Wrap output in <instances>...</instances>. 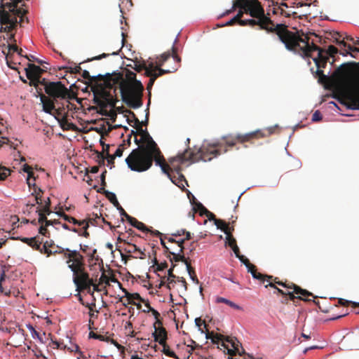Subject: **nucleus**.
<instances>
[{
    "label": "nucleus",
    "instance_id": "obj_1",
    "mask_svg": "<svg viewBox=\"0 0 359 359\" xmlns=\"http://www.w3.org/2000/svg\"><path fill=\"white\" fill-rule=\"evenodd\" d=\"M127 80H124L121 73L114 74H107L104 86L98 84L93 88V103L101 109L107 107H114L118 100L116 98V85H118L121 99L129 107L137 109L142 106L144 86L136 79V74L130 70L126 73Z\"/></svg>",
    "mask_w": 359,
    "mask_h": 359
},
{
    "label": "nucleus",
    "instance_id": "obj_2",
    "mask_svg": "<svg viewBox=\"0 0 359 359\" xmlns=\"http://www.w3.org/2000/svg\"><path fill=\"white\" fill-rule=\"evenodd\" d=\"M235 7L244 8L245 14L252 17L249 20H255V26L259 29L265 30L268 33H275L279 40L285 45L287 49L291 48L290 42L294 39L293 32L290 31L284 24H275L273 20L264 13V9L258 0H240Z\"/></svg>",
    "mask_w": 359,
    "mask_h": 359
},
{
    "label": "nucleus",
    "instance_id": "obj_3",
    "mask_svg": "<svg viewBox=\"0 0 359 359\" xmlns=\"http://www.w3.org/2000/svg\"><path fill=\"white\" fill-rule=\"evenodd\" d=\"M273 133L272 128H266L265 130H257L245 134H238L236 136L227 135L224 136L222 139V141L217 142L213 144L203 145L196 152L192 151L189 158L194 161H208L213 158L217 157L222 154L226 153L228 150L226 147H232L239 142L244 143L250 142L253 140H257L268 137Z\"/></svg>",
    "mask_w": 359,
    "mask_h": 359
},
{
    "label": "nucleus",
    "instance_id": "obj_4",
    "mask_svg": "<svg viewBox=\"0 0 359 359\" xmlns=\"http://www.w3.org/2000/svg\"><path fill=\"white\" fill-rule=\"evenodd\" d=\"M293 34L294 39L290 42L291 48L287 50L302 57H313L318 68H325L329 57H334L335 54L339 53V49L332 45L329 46L325 50L318 47L313 42L310 44L309 39L306 35L301 36L297 32H293Z\"/></svg>",
    "mask_w": 359,
    "mask_h": 359
},
{
    "label": "nucleus",
    "instance_id": "obj_5",
    "mask_svg": "<svg viewBox=\"0 0 359 359\" xmlns=\"http://www.w3.org/2000/svg\"><path fill=\"white\" fill-rule=\"evenodd\" d=\"M155 161L159 165L163 172H167L168 164L158 147L138 146L133 149L126 158L128 168L135 172H142L148 170Z\"/></svg>",
    "mask_w": 359,
    "mask_h": 359
},
{
    "label": "nucleus",
    "instance_id": "obj_6",
    "mask_svg": "<svg viewBox=\"0 0 359 359\" xmlns=\"http://www.w3.org/2000/svg\"><path fill=\"white\" fill-rule=\"evenodd\" d=\"M69 251L66 253L65 258L67 259L66 263L69 269L73 273V281L76 287L77 291L88 290L90 292L91 285H93V280L90 278L88 273L85 269L84 257L77 250H62Z\"/></svg>",
    "mask_w": 359,
    "mask_h": 359
},
{
    "label": "nucleus",
    "instance_id": "obj_7",
    "mask_svg": "<svg viewBox=\"0 0 359 359\" xmlns=\"http://www.w3.org/2000/svg\"><path fill=\"white\" fill-rule=\"evenodd\" d=\"M191 153L192 152H189V150L187 149L184 151V153L180 154L177 156L171 158L169 161L172 167L168 165L167 172H164L168 175L173 184L182 189L184 188V183L187 184V182L184 176L181 172V166L180 165L175 166L174 163L176 161L180 164H182L187 161L198 162V161H194V159L189 158Z\"/></svg>",
    "mask_w": 359,
    "mask_h": 359
},
{
    "label": "nucleus",
    "instance_id": "obj_8",
    "mask_svg": "<svg viewBox=\"0 0 359 359\" xmlns=\"http://www.w3.org/2000/svg\"><path fill=\"white\" fill-rule=\"evenodd\" d=\"M45 92L48 97L53 98L56 102L60 100L71 98L70 91L60 81L49 82L46 85Z\"/></svg>",
    "mask_w": 359,
    "mask_h": 359
},
{
    "label": "nucleus",
    "instance_id": "obj_9",
    "mask_svg": "<svg viewBox=\"0 0 359 359\" xmlns=\"http://www.w3.org/2000/svg\"><path fill=\"white\" fill-rule=\"evenodd\" d=\"M290 286H292V289H286L285 291L276 287V288H275L276 290V292L283 296H289V299L293 302H295L296 299L309 302L311 301V299H309V297L316 298V297L311 292L301 288L299 286L296 285L294 283H290Z\"/></svg>",
    "mask_w": 359,
    "mask_h": 359
},
{
    "label": "nucleus",
    "instance_id": "obj_10",
    "mask_svg": "<svg viewBox=\"0 0 359 359\" xmlns=\"http://www.w3.org/2000/svg\"><path fill=\"white\" fill-rule=\"evenodd\" d=\"M135 123V134L140 136V138L138 139L137 137H135L134 142L138 146H144L149 147H158L157 144L154 141L153 138L151 137L149 133H148L147 129H143L142 127V123L139 121V119L135 116V114L133 112H131Z\"/></svg>",
    "mask_w": 359,
    "mask_h": 359
},
{
    "label": "nucleus",
    "instance_id": "obj_11",
    "mask_svg": "<svg viewBox=\"0 0 359 359\" xmlns=\"http://www.w3.org/2000/svg\"><path fill=\"white\" fill-rule=\"evenodd\" d=\"M330 35L331 36L330 40L339 46V53L341 55L344 56L350 55L351 57H355L354 53H359V48L353 47L345 42L344 39H342V34L339 32H334L330 33Z\"/></svg>",
    "mask_w": 359,
    "mask_h": 359
},
{
    "label": "nucleus",
    "instance_id": "obj_12",
    "mask_svg": "<svg viewBox=\"0 0 359 359\" xmlns=\"http://www.w3.org/2000/svg\"><path fill=\"white\" fill-rule=\"evenodd\" d=\"M356 66L355 62L344 63L337 69L334 75L339 81H345L351 77Z\"/></svg>",
    "mask_w": 359,
    "mask_h": 359
},
{
    "label": "nucleus",
    "instance_id": "obj_13",
    "mask_svg": "<svg viewBox=\"0 0 359 359\" xmlns=\"http://www.w3.org/2000/svg\"><path fill=\"white\" fill-rule=\"evenodd\" d=\"M36 97H39L42 107L43 111L49 114H53V110H55V104L57 102H55L53 98L46 96L42 93V89H39L38 90V95H36Z\"/></svg>",
    "mask_w": 359,
    "mask_h": 359
},
{
    "label": "nucleus",
    "instance_id": "obj_14",
    "mask_svg": "<svg viewBox=\"0 0 359 359\" xmlns=\"http://www.w3.org/2000/svg\"><path fill=\"white\" fill-rule=\"evenodd\" d=\"M154 327L155 331L152 334L154 338V341L158 342L160 345H163L165 344L168 338L165 328L162 325H156V327Z\"/></svg>",
    "mask_w": 359,
    "mask_h": 359
},
{
    "label": "nucleus",
    "instance_id": "obj_15",
    "mask_svg": "<svg viewBox=\"0 0 359 359\" xmlns=\"http://www.w3.org/2000/svg\"><path fill=\"white\" fill-rule=\"evenodd\" d=\"M225 341L228 343L231 344L232 348H229L228 347H225L228 350V354L233 356L236 354L242 355L245 353V351L242 348V352L240 351L239 347L241 346L240 342L236 339H232L229 337H226Z\"/></svg>",
    "mask_w": 359,
    "mask_h": 359
},
{
    "label": "nucleus",
    "instance_id": "obj_16",
    "mask_svg": "<svg viewBox=\"0 0 359 359\" xmlns=\"http://www.w3.org/2000/svg\"><path fill=\"white\" fill-rule=\"evenodd\" d=\"M20 240L24 243L27 244L29 246L35 250H38L39 252H43L41 248V243L43 242L42 238L40 236H34L32 238H20Z\"/></svg>",
    "mask_w": 359,
    "mask_h": 359
},
{
    "label": "nucleus",
    "instance_id": "obj_17",
    "mask_svg": "<svg viewBox=\"0 0 359 359\" xmlns=\"http://www.w3.org/2000/svg\"><path fill=\"white\" fill-rule=\"evenodd\" d=\"M26 76L27 78H32V76L39 78L41 76L44 70L40 67L36 66L34 64L29 63L27 68L25 69Z\"/></svg>",
    "mask_w": 359,
    "mask_h": 359
},
{
    "label": "nucleus",
    "instance_id": "obj_18",
    "mask_svg": "<svg viewBox=\"0 0 359 359\" xmlns=\"http://www.w3.org/2000/svg\"><path fill=\"white\" fill-rule=\"evenodd\" d=\"M347 100L348 108L359 110V88L348 95Z\"/></svg>",
    "mask_w": 359,
    "mask_h": 359
},
{
    "label": "nucleus",
    "instance_id": "obj_19",
    "mask_svg": "<svg viewBox=\"0 0 359 359\" xmlns=\"http://www.w3.org/2000/svg\"><path fill=\"white\" fill-rule=\"evenodd\" d=\"M237 8H238V11L235 17L238 20V25L243 27L250 26L251 27H255V24L257 23L255 20H249V19L242 20L243 15L245 14L244 8H242L241 7H237Z\"/></svg>",
    "mask_w": 359,
    "mask_h": 359
},
{
    "label": "nucleus",
    "instance_id": "obj_20",
    "mask_svg": "<svg viewBox=\"0 0 359 359\" xmlns=\"http://www.w3.org/2000/svg\"><path fill=\"white\" fill-rule=\"evenodd\" d=\"M41 248H42L43 252H40L46 254L47 257H50V255H55V254H60V255H63L64 258H65L66 253H69V251L65 250L62 252H62V250H69V248H64L57 246V248L58 250L53 251L50 248H48V241H46L43 243V245L41 247Z\"/></svg>",
    "mask_w": 359,
    "mask_h": 359
},
{
    "label": "nucleus",
    "instance_id": "obj_21",
    "mask_svg": "<svg viewBox=\"0 0 359 359\" xmlns=\"http://www.w3.org/2000/svg\"><path fill=\"white\" fill-rule=\"evenodd\" d=\"M82 77L85 79H87L88 81H90V82H96L97 83V80H99L100 81H103L104 83H101L102 85H103L104 86H105L104 85V81L106 80V75L105 76H103V75H101V74H99L98 76H91L90 75V73L87 71V70H83L82 72V74H81ZM99 83H96L95 85H94L93 86H92L91 88V90H93V88L97 85H98Z\"/></svg>",
    "mask_w": 359,
    "mask_h": 359
},
{
    "label": "nucleus",
    "instance_id": "obj_22",
    "mask_svg": "<svg viewBox=\"0 0 359 359\" xmlns=\"http://www.w3.org/2000/svg\"><path fill=\"white\" fill-rule=\"evenodd\" d=\"M98 193L103 194L106 198L115 206H120V204L116 198V194L105 190L104 187H101L97 190Z\"/></svg>",
    "mask_w": 359,
    "mask_h": 359
},
{
    "label": "nucleus",
    "instance_id": "obj_23",
    "mask_svg": "<svg viewBox=\"0 0 359 359\" xmlns=\"http://www.w3.org/2000/svg\"><path fill=\"white\" fill-rule=\"evenodd\" d=\"M251 266H252V267L248 268V271L252 274V277L255 279L259 280L262 282H264L266 278L272 279L271 276L264 275V274H262L261 273L258 272L257 271L256 266H255L254 264H252Z\"/></svg>",
    "mask_w": 359,
    "mask_h": 359
},
{
    "label": "nucleus",
    "instance_id": "obj_24",
    "mask_svg": "<svg viewBox=\"0 0 359 359\" xmlns=\"http://www.w3.org/2000/svg\"><path fill=\"white\" fill-rule=\"evenodd\" d=\"M128 221L133 226L137 228V229H139L143 232L149 231V229L145 226V224L144 223L138 221L135 217H133L131 216H128Z\"/></svg>",
    "mask_w": 359,
    "mask_h": 359
},
{
    "label": "nucleus",
    "instance_id": "obj_25",
    "mask_svg": "<svg viewBox=\"0 0 359 359\" xmlns=\"http://www.w3.org/2000/svg\"><path fill=\"white\" fill-rule=\"evenodd\" d=\"M268 281H269V283L268 285H266L265 287H271L273 288H276V284L283 286V287L286 289H292V286H290V284L283 283L278 280V278H274L272 276V279L266 278Z\"/></svg>",
    "mask_w": 359,
    "mask_h": 359
},
{
    "label": "nucleus",
    "instance_id": "obj_26",
    "mask_svg": "<svg viewBox=\"0 0 359 359\" xmlns=\"http://www.w3.org/2000/svg\"><path fill=\"white\" fill-rule=\"evenodd\" d=\"M175 266V264H172V267L168 271V277H164V278H166V281L168 282L167 287L168 289H170L171 287L174 286L173 285L175 283V278L177 279V277L173 273V269Z\"/></svg>",
    "mask_w": 359,
    "mask_h": 359
},
{
    "label": "nucleus",
    "instance_id": "obj_27",
    "mask_svg": "<svg viewBox=\"0 0 359 359\" xmlns=\"http://www.w3.org/2000/svg\"><path fill=\"white\" fill-rule=\"evenodd\" d=\"M196 207L199 211L201 215H205L210 220H214L215 218V215L210 212L201 203H198L196 204Z\"/></svg>",
    "mask_w": 359,
    "mask_h": 359
},
{
    "label": "nucleus",
    "instance_id": "obj_28",
    "mask_svg": "<svg viewBox=\"0 0 359 359\" xmlns=\"http://www.w3.org/2000/svg\"><path fill=\"white\" fill-rule=\"evenodd\" d=\"M214 224L217 227V229H221L222 231L224 232V233H227L231 230H234L233 226L229 227V224L226 223L224 221L219 219H215Z\"/></svg>",
    "mask_w": 359,
    "mask_h": 359
},
{
    "label": "nucleus",
    "instance_id": "obj_29",
    "mask_svg": "<svg viewBox=\"0 0 359 359\" xmlns=\"http://www.w3.org/2000/svg\"><path fill=\"white\" fill-rule=\"evenodd\" d=\"M15 52H17L18 53V55H22V49H18V48L16 45L8 44V53L6 54V58L8 65L11 68H13V67L11 66V65L9 63V59L11 55V53H15Z\"/></svg>",
    "mask_w": 359,
    "mask_h": 359
},
{
    "label": "nucleus",
    "instance_id": "obj_30",
    "mask_svg": "<svg viewBox=\"0 0 359 359\" xmlns=\"http://www.w3.org/2000/svg\"><path fill=\"white\" fill-rule=\"evenodd\" d=\"M169 253L172 255V258L170 259L171 262H182L185 264L186 266L187 264H190L189 259H187L183 255H182V252H180L179 253L176 254L175 252H169Z\"/></svg>",
    "mask_w": 359,
    "mask_h": 359
},
{
    "label": "nucleus",
    "instance_id": "obj_31",
    "mask_svg": "<svg viewBox=\"0 0 359 359\" xmlns=\"http://www.w3.org/2000/svg\"><path fill=\"white\" fill-rule=\"evenodd\" d=\"M128 304H136L135 300H138L141 302H145V299L141 297L139 293H128L127 294Z\"/></svg>",
    "mask_w": 359,
    "mask_h": 359
},
{
    "label": "nucleus",
    "instance_id": "obj_32",
    "mask_svg": "<svg viewBox=\"0 0 359 359\" xmlns=\"http://www.w3.org/2000/svg\"><path fill=\"white\" fill-rule=\"evenodd\" d=\"M232 231H233L231 230L225 233L226 236V242H225L226 245H228L231 248L237 245L236 241L232 235Z\"/></svg>",
    "mask_w": 359,
    "mask_h": 359
},
{
    "label": "nucleus",
    "instance_id": "obj_33",
    "mask_svg": "<svg viewBox=\"0 0 359 359\" xmlns=\"http://www.w3.org/2000/svg\"><path fill=\"white\" fill-rule=\"evenodd\" d=\"M216 302L226 304L229 305V306H231V308H233L235 309H238V310L241 309V307L238 305L236 304L234 302H233L226 298H224V297H217Z\"/></svg>",
    "mask_w": 359,
    "mask_h": 359
},
{
    "label": "nucleus",
    "instance_id": "obj_34",
    "mask_svg": "<svg viewBox=\"0 0 359 359\" xmlns=\"http://www.w3.org/2000/svg\"><path fill=\"white\" fill-rule=\"evenodd\" d=\"M161 346H163V353L165 355L172 357L175 359H180L179 357L175 354V353L170 349V347L168 346L166 343Z\"/></svg>",
    "mask_w": 359,
    "mask_h": 359
},
{
    "label": "nucleus",
    "instance_id": "obj_35",
    "mask_svg": "<svg viewBox=\"0 0 359 359\" xmlns=\"http://www.w3.org/2000/svg\"><path fill=\"white\" fill-rule=\"evenodd\" d=\"M187 270L191 279L198 284L199 283L198 279L196 275L194 269L191 266V264H187Z\"/></svg>",
    "mask_w": 359,
    "mask_h": 359
},
{
    "label": "nucleus",
    "instance_id": "obj_36",
    "mask_svg": "<svg viewBox=\"0 0 359 359\" xmlns=\"http://www.w3.org/2000/svg\"><path fill=\"white\" fill-rule=\"evenodd\" d=\"M133 65L129 64V65H128V67H130L134 69L137 72H140L142 70H144V69H146V64L144 62H143L142 64H140L136 61H133Z\"/></svg>",
    "mask_w": 359,
    "mask_h": 359
},
{
    "label": "nucleus",
    "instance_id": "obj_37",
    "mask_svg": "<svg viewBox=\"0 0 359 359\" xmlns=\"http://www.w3.org/2000/svg\"><path fill=\"white\" fill-rule=\"evenodd\" d=\"M158 67L154 66L153 62H150L148 66L146 65V69H144L145 70L144 74L146 76H150L154 75V72L157 71Z\"/></svg>",
    "mask_w": 359,
    "mask_h": 359
},
{
    "label": "nucleus",
    "instance_id": "obj_38",
    "mask_svg": "<svg viewBox=\"0 0 359 359\" xmlns=\"http://www.w3.org/2000/svg\"><path fill=\"white\" fill-rule=\"evenodd\" d=\"M41 194H42V191L39 188L38 189V191H36V189H35L34 192L32 194V195H34L35 196L36 203H37L38 205H39L41 206L43 205V199H42Z\"/></svg>",
    "mask_w": 359,
    "mask_h": 359
},
{
    "label": "nucleus",
    "instance_id": "obj_39",
    "mask_svg": "<svg viewBox=\"0 0 359 359\" xmlns=\"http://www.w3.org/2000/svg\"><path fill=\"white\" fill-rule=\"evenodd\" d=\"M60 69H65L66 72H69L71 74H78L81 71V68L79 65L75 66L74 67H62L59 68Z\"/></svg>",
    "mask_w": 359,
    "mask_h": 359
},
{
    "label": "nucleus",
    "instance_id": "obj_40",
    "mask_svg": "<svg viewBox=\"0 0 359 359\" xmlns=\"http://www.w3.org/2000/svg\"><path fill=\"white\" fill-rule=\"evenodd\" d=\"M150 312L152 313L156 319V322L154 323V327H156V325H162L163 323L160 319V313L158 311L155 310L154 308H150Z\"/></svg>",
    "mask_w": 359,
    "mask_h": 359
},
{
    "label": "nucleus",
    "instance_id": "obj_41",
    "mask_svg": "<svg viewBox=\"0 0 359 359\" xmlns=\"http://www.w3.org/2000/svg\"><path fill=\"white\" fill-rule=\"evenodd\" d=\"M124 251L128 254H132L140 252V249L136 245L131 243L124 248Z\"/></svg>",
    "mask_w": 359,
    "mask_h": 359
},
{
    "label": "nucleus",
    "instance_id": "obj_42",
    "mask_svg": "<svg viewBox=\"0 0 359 359\" xmlns=\"http://www.w3.org/2000/svg\"><path fill=\"white\" fill-rule=\"evenodd\" d=\"M18 1L17 0H12L11 2H7L5 4H1V8H8L10 11V12L13 11V10H15V7L17 6Z\"/></svg>",
    "mask_w": 359,
    "mask_h": 359
},
{
    "label": "nucleus",
    "instance_id": "obj_43",
    "mask_svg": "<svg viewBox=\"0 0 359 359\" xmlns=\"http://www.w3.org/2000/svg\"><path fill=\"white\" fill-rule=\"evenodd\" d=\"M225 339L226 338H224V337L223 335H222L221 334L215 333L212 342L214 344H218L219 343V341H222V345L223 346L226 347V346L224 344Z\"/></svg>",
    "mask_w": 359,
    "mask_h": 359
},
{
    "label": "nucleus",
    "instance_id": "obj_44",
    "mask_svg": "<svg viewBox=\"0 0 359 359\" xmlns=\"http://www.w3.org/2000/svg\"><path fill=\"white\" fill-rule=\"evenodd\" d=\"M8 12L5 10H0V24L1 25H5V22H8Z\"/></svg>",
    "mask_w": 359,
    "mask_h": 359
},
{
    "label": "nucleus",
    "instance_id": "obj_45",
    "mask_svg": "<svg viewBox=\"0 0 359 359\" xmlns=\"http://www.w3.org/2000/svg\"><path fill=\"white\" fill-rule=\"evenodd\" d=\"M48 205H43L41 208H37V210H41L42 212L46 214V216L49 215L51 213L50 210V198L48 197Z\"/></svg>",
    "mask_w": 359,
    "mask_h": 359
},
{
    "label": "nucleus",
    "instance_id": "obj_46",
    "mask_svg": "<svg viewBox=\"0 0 359 359\" xmlns=\"http://www.w3.org/2000/svg\"><path fill=\"white\" fill-rule=\"evenodd\" d=\"M10 172L8 168L0 165V180H4L10 175Z\"/></svg>",
    "mask_w": 359,
    "mask_h": 359
},
{
    "label": "nucleus",
    "instance_id": "obj_47",
    "mask_svg": "<svg viewBox=\"0 0 359 359\" xmlns=\"http://www.w3.org/2000/svg\"><path fill=\"white\" fill-rule=\"evenodd\" d=\"M124 329L126 331H128V335L131 337H135L136 335V332L133 330V324L130 321H128L126 323Z\"/></svg>",
    "mask_w": 359,
    "mask_h": 359
},
{
    "label": "nucleus",
    "instance_id": "obj_48",
    "mask_svg": "<svg viewBox=\"0 0 359 359\" xmlns=\"http://www.w3.org/2000/svg\"><path fill=\"white\" fill-rule=\"evenodd\" d=\"M338 304L341 305V306H349L351 304L352 305L353 307L359 306V303L353 302H351V301H348V300H346V299H339Z\"/></svg>",
    "mask_w": 359,
    "mask_h": 359
},
{
    "label": "nucleus",
    "instance_id": "obj_49",
    "mask_svg": "<svg viewBox=\"0 0 359 359\" xmlns=\"http://www.w3.org/2000/svg\"><path fill=\"white\" fill-rule=\"evenodd\" d=\"M176 70H177V68H173L172 70H170V69L165 70V69H163L161 67H158L157 71L156 72H154V75L156 76V78H158L165 74L173 72Z\"/></svg>",
    "mask_w": 359,
    "mask_h": 359
},
{
    "label": "nucleus",
    "instance_id": "obj_50",
    "mask_svg": "<svg viewBox=\"0 0 359 359\" xmlns=\"http://www.w3.org/2000/svg\"><path fill=\"white\" fill-rule=\"evenodd\" d=\"M29 80V86H34L36 90V93L38 94V90L39 89H42L39 87V81H38V78L32 76V78H27Z\"/></svg>",
    "mask_w": 359,
    "mask_h": 359
},
{
    "label": "nucleus",
    "instance_id": "obj_51",
    "mask_svg": "<svg viewBox=\"0 0 359 359\" xmlns=\"http://www.w3.org/2000/svg\"><path fill=\"white\" fill-rule=\"evenodd\" d=\"M178 41V38L177 37L174 41V44L172 47V57L174 58V60L180 63L181 62V58L177 55V48L175 46V43L177 42Z\"/></svg>",
    "mask_w": 359,
    "mask_h": 359
},
{
    "label": "nucleus",
    "instance_id": "obj_52",
    "mask_svg": "<svg viewBox=\"0 0 359 359\" xmlns=\"http://www.w3.org/2000/svg\"><path fill=\"white\" fill-rule=\"evenodd\" d=\"M195 323H196V325L198 327L199 330L203 333L204 331L201 328V326L203 325L204 326V328L205 330H207V325L205 323V322L204 320H203L201 318H196L195 319Z\"/></svg>",
    "mask_w": 359,
    "mask_h": 359
},
{
    "label": "nucleus",
    "instance_id": "obj_53",
    "mask_svg": "<svg viewBox=\"0 0 359 359\" xmlns=\"http://www.w3.org/2000/svg\"><path fill=\"white\" fill-rule=\"evenodd\" d=\"M36 212L39 215V219H38V223L40 224H43L46 222L47 216H46V214L42 212L41 210H36Z\"/></svg>",
    "mask_w": 359,
    "mask_h": 359
},
{
    "label": "nucleus",
    "instance_id": "obj_54",
    "mask_svg": "<svg viewBox=\"0 0 359 359\" xmlns=\"http://www.w3.org/2000/svg\"><path fill=\"white\" fill-rule=\"evenodd\" d=\"M5 25H12L13 27H14L15 29L17 27V25H18V20H17V18L16 16H13L12 17L10 13H8V22H5Z\"/></svg>",
    "mask_w": 359,
    "mask_h": 359
},
{
    "label": "nucleus",
    "instance_id": "obj_55",
    "mask_svg": "<svg viewBox=\"0 0 359 359\" xmlns=\"http://www.w3.org/2000/svg\"><path fill=\"white\" fill-rule=\"evenodd\" d=\"M154 263L155 265H156V270L157 271H163L164 269H165L167 267H168V264L166 262H162V263H158L156 258H155L154 259Z\"/></svg>",
    "mask_w": 359,
    "mask_h": 359
},
{
    "label": "nucleus",
    "instance_id": "obj_56",
    "mask_svg": "<svg viewBox=\"0 0 359 359\" xmlns=\"http://www.w3.org/2000/svg\"><path fill=\"white\" fill-rule=\"evenodd\" d=\"M103 272L99 279V285L105 283L107 285H109V278L104 273V269H102Z\"/></svg>",
    "mask_w": 359,
    "mask_h": 359
},
{
    "label": "nucleus",
    "instance_id": "obj_57",
    "mask_svg": "<svg viewBox=\"0 0 359 359\" xmlns=\"http://www.w3.org/2000/svg\"><path fill=\"white\" fill-rule=\"evenodd\" d=\"M317 70L316 72V74L319 77L320 82H324L327 80V76L324 74L323 71L321 68L317 67Z\"/></svg>",
    "mask_w": 359,
    "mask_h": 359
},
{
    "label": "nucleus",
    "instance_id": "obj_58",
    "mask_svg": "<svg viewBox=\"0 0 359 359\" xmlns=\"http://www.w3.org/2000/svg\"><path fill=\"white\" fill-rule=\"evenodd\" d=\"M11 13H13L15 15L20 17V22L23 20V15L25 13V11L23 10L22 8H18L16 6L15 10H13V11H12Z\"/></svg>",
    "mask_w": 359,
    "mask_h": 359
},
{
    "label": "nucleus",
    "instance_id": "obj_59",
    "mask_svg": "<svg viewBox=\"0 0 359 359\" xmlns=\"http://www.w3.org/2000/svg\"><path fill=\"white\" fill-rule=\"evenodd\" d=\"M241 1L240 0H233L232 1V6L230 9L229 10H226L224 13L223 14V15H229L231 14V13H233V11H235L236 9H237V7H235L234 5H236V4L237 2H240Z\"/></svg>",
    "mask_w": 359,
    "mask_h": 359
},
{
    "label": "nucleus",
    "instance_id": "obj_60",
    "mask_svg": "<svg viewBox=\"0 0 359 359\" xmlns=\"http://www.w3.org/2000/svg\"><path fill=\"white\" fill-rule=\"evenodd\" d=\"M238 258L239 259V260L241 262H243L245 265L247 269L252 267V266H251L252 264L250 262L249 259L247 257H245L244 255H241Z\"/></svg>",
    "mask_w": 359,
    "mask_h": 359
},
{
    "label": "nucleus",
    "instance_id": "obj_61",
    "mask_svg": "<svg viewBox=\"0 0 359 359\" xmlns=\"http://www.w3.org/2000/svg\"><path fill=\"white\" fill-rule=\"evenodd\" d=\"M15 28L12 27V25H4L1 26L0 32H12Z\"/></svg>",
    "mask_w": 359,
    "mask_h": 359
},
{
    "label": "nucleus",
    "instance_id": "obj_62",
    "mask_svg": "<svg viewBox=\"0 0 359 359\" xmlns=\"http://www.w3.org/2000/svg\"><path fill=\"white\" fill-rule=\"evenodd\" d=\"M124 150L123 144H121L118 146V147L116 149L115 153L113 154L114 156L116 157H121L123 155V152Z\"/></svg>",
    "mask_w": 359,
    "mask_h": 359
},
{
    "label": "nucleus",
    "instance_id": "obj_63",
    "mask_svg": "<svg viewBox=\"0 0 359 359\" xmlns=\"http://www.w3.org/2000/svg\"><path fill=\"white\" fill-rule=\"evenodd\" d=\"M322 120L321 113L317 110L312 115V121L314 122H317Z\"/></svg>",
    "mask_w": 359,
    "mask_h": 359
},
{
    "label": "nucleus",
    "instance_id": "obj_64",
    "mask_svg": "<svg viewBox=\"0 0 359 359\" xmlns=\"http://www.w3.org/2000/svg\"><path fill=\"white\" fill-rule=\"evenodd\" d=\"M39 233L43 236H47V233H48V231L47 229V226H46V225L44 224H41V226L39 227Z\"/></svg>",
    "mask_w": 359,
    "mask_h": 359
}]
</instances>
